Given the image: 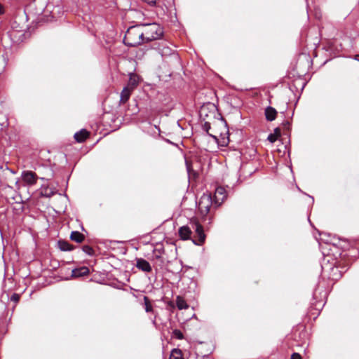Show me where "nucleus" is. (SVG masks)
<instances>
[{
  "mask_svg": "<svg viewBox=\"0 0 359 359\" xmlns=\"http://www.w3.org/2000/svg\"><path fill=\"white\" fill-rule=\"evenodd\" d=\"M143 43L155 41L163 34L161 27L156 23L140 24Z\"/></svg>",
  "mask_w": 359,
  "mask_h": 359,
  "instance_id": "1",
  "label": "nucleus"
},
{
  "mask_svg": "<svg viewBox=\"0 0 359 359\" xmlns=\"http://www.w3.org/2000/svg\"><path fill=\"white\" fill-rule=\"evenodd\" d=\"M142 40L139 24L128 29L123 41L127 46L134 47L143 43Z\"/></svg>",
  "mask_w": 359,
  "mask_h": 359,
  "instance_id": "2",
  "label": "nucleus"
},
{
  "mask_svg": "<svg viewBox=\"0 0 359 359\" xmlns=\"http://www.w3.org/2000/svg\"><path fill=\"white\" fill-rule=\"evenodd\" d=\"M156 49L162 57L172 56L175 58H177V55L175 54V50L169 46L168 42L166 41H161L158 42Z\"/></svg>",
  "mask_w": 359,
  "mask_h": 359,
  "instance_id": "3",
  "label": "nucleus"
},
{
  "mask_svg": "<svg viewBox=\"0 0 359 359\" xmlns=\"http://www.w3.org/2000/svg\"><path fill=\"white\" fill-rule=\"evenodd\" d=\"M212 197L208 194H203L198 202V209L202 213L207 214L212 205Z\"/></svg>",
  "mask_w": 359,
  "mask_h": 359,
  "instance_id": "4",
  "label": "nucleus"
},
{
  "mask_svg": "<svg viewBox=\"0 0 359 359\" xmlns=\"http://www.w3.org/2000/svg\"><path fill=\"white\" fill-rule=\"evenodd\" d=\"M193 228L195 229L196 233V238L193 239V243L195 245H201L204 243L205 239L203 228L199 223L194 224Z\"/></svg>",
  "mask_w": 359,
  "mask_h": 359,
  "instance_id": "5",
  "label": "nucleus"
},
{
  "mask_svg": "<svg viewBox=\"0 0 359 359\" xmlns=\"http://www.w3.org/2000/svg\"><path fill=\"white\" fill-rule=\"evenodd\" d=\"M22 181L28 186H33L38 179L35 172L30 170H24L21 174Z\"/></svg>",
  "mask_w": 359,
  "mask_h": 359,
  "instance_id": "6",
  "label": "nucleus"
},
{
  "mask_svg": "<svg viewBox=\"0 0 359 359\" xmlns=\"http://www.w3.org/2000/svg\"><path fill=\"white\" fill-rule=\"evenodd\" d=\"M226 198V190L222 187H218L215 192V202L217 205H220Z\"/></svg>",
  "mask_w": 359,
  "mask_h": 359,
  "instance_id": "7",
  "label": "nucleus"
},
{
  "mask_svg": "<svg viewBox=\"0 0 359 359\" xmlns=\"http://www.w3.org/2000/svg\"><path fill=\"white\" fill-rule=\"evenodd\" d=\"M136 266L137 269L144 272H150L151 271L150 264L142 258L137 259Z\"/></svg>",
  "mask_w": 359,
  "mask_h": 359,
  "instance_id": "8",
  "label": "nucleus"
},
{
  "mask_svg": "<svg viewBox=\"0 0 359 359\" xmlns=\"http://www.w3.org/2000/svg\"><path fill=\"white\" fill-rule=\"evenodd\" d=\"M90 271L87 266H81L72 270V276L74 278H79L86 276L89 273Z\"/></svg>",
  "mask_w": 359,
  "mask_h": 359,
  "instance_id": "9",
  "label": "nucleus"
},
{
  "mask_svg": "<svg viewBox=\"0 0 359 359\" xmlns=\"http://www.w3.org/2000/svg\"><path fill=\"white\" fill-rule=\"evenodd\" d=\"M179 236L182 240H188L190 238L191 230L188 226H182L179 229Z\"/></svg>",
  "mask_w": 359,
  "mask_h": 359,
  "instance_id": "10",
  "label": "nucleus"
},
{
  "mask_svg": "<svg viewBox=\"0 0 359 359\" xmlns=\"http://www.w3.org/2000/svg\"><path fill=\"white\" fill-rule=\"evenodd\" d=\"M277 111L272 107H267L265 109L266 119L269 121H272L276 119Z\"/></svg>",
  "mask_w": 359,
  "mask_h": 359,
  "instance_id": "11",
  "label": "nucleus"
},
{
  "mask_svg": "<svg viewBox=\"0 0 359 359\" xmlns=\"http://www.w3.org/2000/svg\"><path fill=\"white\" fill-rule=\"evenodd\" d=\"M88 132L86 129H81L74 134V139L77 142H83L88 137Z\"/></svg>",
  "mask_w": 359,
  "mask_h": 359,
  "instance_id": "12",
  "label": "nucleus"
},
{
  "mask_svg": "<svg viewBox=\"0 0 359 359\" xmlns=\"http://www.w3.org/2000/svg\"><path fill=\"white\" fill-rule=\"evenodd\" d=\"M132 90H133L132 88H130L129 86H126V87L123 88V89L122 90V91L121 93V96H120L121 97V99H120L121 102L125 103L128 100Z\"/></svg>",
  "mask_w": 359,
  "mask_h": 359,
  "instance_id": "13",
  "label": "nucleus"
},
{
  "mask_svg": "<svg viewBox=\"0 0 359 359\" xmlns=\"http://www.w3.org/2000/svg\"><path fill=\"white\" fill-rule=\"evenodd\" d=\"M70 238L72 241H74L78 243H80L83 242V241L85 238V236L83 234H82L79 231H74L71 233Z\"/></svg>",
  "mask_w": 359,
  "mask_h": 359,
  "instance_id": "14",
  "label": "nucleus"
},
{
  "mask_svg": "<svg viewBox=\"0 0 359 359\" xmlns=\"http://www.w3.org/2000/svg\"><path fill=\"white\" fill-rule=\"evenodd\" d=\"M58 248L62 251H71L73 250V247L70 243L66 241L60 240L57 242Z\"/></svg>",
  "mask_w": 359,
  "mask_h": 359,
  "instance_id": "15",
  "label": "nucleus"
},
{
  "mask_svg": "<svg viewBox=\"0 0 359 359\" xmlns=\"http://www.w3.org/2000/svg\"><path fill=\"white\" fill-rule=\"evenodd\" d=\"M176 305L179 310L186 309L189 307L184 299L180 296L176 297Z\"/></svg>",
  "mask_w": 359,
  "mask_h": 359,
  "instance_id": "16",
  "label": "nucleus"
},
{
  "mask_svg": "<svg viewBox=\"0 0 359 359\" xmlns=\"http://www.w3.org/2000/svg\"><path fill=\"white\" fill-rule=\"evenodd\" d=\"M169 359H183L182 351L180 349L174 348L171 351Z\"/></svg>",
  "mask_w": 359,
  "mask_h": 359,
  "instance_id": "17",
  "label": "nucleus"
},
{
  "mask_svg": "<svg viewBox=\"0 0 359 359\" xmlns=\"http://www.w3.org/2000/svg\"><path fill=\"white\" fill-rule=\"evenodd\" d=\"M154 257L156 259H161L162 255L164 253V248L162 246L156 247L154 251Z\"/></svg>",
  "mask_w": 359,
  "mask_h": 359,
  "instance_id": "18",
  "label": "nucleus"
},
{
  "mask_svg": "<svg viewBox=\"0 0 359 359\" xmlns=\"http://www.w3.org/2000/svg\"><path fill=\"white\" fill-rule=\"evenodd\" d=\"M144 309L147 313L153 311V307L150 303L149 298L146 296L144 297Z\"/></svg>",
  "mask_w": 359,
  "mask_h": 359,
  "instance_id": "19",
  "label": "nucleus"
},
{
  "mask_svg": "<svg viewBox=\"0 0 359 359\" xmlns=\"http://www.w3.org/2000/svg\"><path fill=\"white\" fill-rule=\"evenodd\" d=\"M55 194V191L49 187H46L43 191V195L46 197L50 198Z\"/></svg>",
  "mask_w": 359,
  "mask_h": 359,
  "instance_id": "20",
  "label": "nucleus"
},
{
  "mask_svg": "<svg viewBox=\"0 0 359 359\" xmlns=\"http://www.w3.org/2000/svg\"><path fill=\"white\" fill-rule=\"evenodd\" d=\"M82 250L86 254L88 255H92L94 253L93 249L89 245H83L82 247Z\"/></svg>",
  "mask_w": 359,
  "mask_h": 359,
  "instance_id": "21",
  "label": "nucleus"
},
{
  "mask_svg": "<svg viewBox=\"0 0 359 359\" xmlns=\"http://www.w3.org/2000/svg\"><path fill=\"white\" fill-rule=\"evenodd\" d=\"M172 334L174 337L178 339H182L184 337L182 332L180 330H174Z\"/></svg>",
  "mask_w": 359,
  "mask_h": 359,
  "instance_id": "22",
  "label": "nucleus"
},
{
  "mask_svg": "<svg viewBox=\"0 0 359 359\" xmlns=\"http://www.w3.org/2000/svg\"><path fill=\"white\" fill-rule=\"evenodd\" d=\"M210 123L208 122H205V123L203 126V129L210 136L216 138V136L212 135L209 133V130L210 129Z\"/></svg>",
  "mask_w": 359,
  "mask_h": 359,
  "instance_id": "23",
  "label": "nucleus"
},
{
  "mask_svg": "<svg viewBox=\"0 0 359 359\" xmlns=\"http://www.w3.org/2000/svg\"><path fill=\"white\" fill-rule=\"evenodd\" d=\"M137 82L135 78H130L128 86L130 88H132V90L134 89V88L137 86Z\"/></svg>",
  "mask_w": 359,
  "mask_h": 359,
  "instance_id": "24",
  "label": "nucleus"
},
{
  "mask_svg": "<svg viewBox=\"0 0 359 359\" xmlns=\"http://www.w3.org/2000/svg\"><path fill=\"white\" fill-rule=\"evenodd\" d=\"M268 140L270 141L271 142H274L276 139H277V137L276 135H273V134H270L268 137H267Z\"/></svg>",
  "mask_w": 359,
  "mask_h": 359,
  "instance_id": "25",
  "label": "nucleus"
},
{
  "mask_svg": "<svg viewBox=\"0 0 359 359\" xmlns=\"http://www.w3.org/2000/svg\"><path fill=\"white\" fill-rule=\"evenodd\" d=\"M290 123L288 121H285L283 123V126L284 128L289 130L290 129Z\"/></svg>",
  "mask_w": 359,
  "mask_h": 359,
  "instance_id": "26",
  "label": "nucleus"
},
{
  "mask_svg": "<svg viewBox=\"0 0 359 359\" xmlns=\"http://www.w3.org/2000/svg\"><path fill=\"white\" fill-rule=\"evenodd\" d=\"M290 359H302V357L301 355L297 353H294L292 355H291V358Z\"/></svg>",
  "mask_w": 359,
  "mask_h": 359,
  "instance_id": "27",
  "label": "nucleus"
},
{
  "mask_svg": "<svg viewBox=\"0 0 359 359\" xmlns=\"http://www.w3.org/2000/svg\"><path fill=\"white\" fill-rule=\"evenodd\" d=\"M19 299H20V297H19V295H18V294H13L12 295L11 298V299L12 301H14V302H18Z\"/></svg>",
  "mask_w": 359,
  "mask_h": 359,
  "instance_id": "28",
  "label": "nucleus"
},
{
  "mask_svg": "<svg viewBox=\"0 0 359 359\" xmlns=\"http://www.w3.org/2000/svg\"><path fill=\"white\" fill-rule=\"evenodd\" d=\"M4 12V8L3 6L0 4V15L3 14Z\"/></svg>",
  "mask_w": 359,
  "mask_h": 359,
  "instance_id": "29",
  "label": "nucleus"
},
{
  "mask_svg": "<svg viewBox=\"0 0 359 359\" xmlns=\"http://www.w3.org/2000/svg\"><path fill=\"white\" fill-rule=\"evenodd\" d=\"M222 139H223V142H224V144H228V142L229 141L228 137H226V141H225V138L224 137H223Z\"/></svg>",
  "mask_w": 359,
  "mask_h": 359,
  "instance_id": "30",
  "label": "nucleus"
},
{
  "mask_svg": "<svg viewBox=\"0 0 359 359\" xmlns=\"http://www.w3.org/2000/svg\"><path fill=\"white\" fill-rule=\"evenodd\" d=\"M355 60L359 61V55H355Z\"/></svg>",
  "mask_w": 359,
  "mask_h": 359,
  "instance_id": "31",
  "label": "nucleus"
},
{
  "mask_svg": "<svg viewBox=\"0 0 359 359\" xmlns=\"http://www.w3.org/2000/svg\"><path fill=\"white\" fill-rule=\"evenodd\" d=\"M224 127H225V128L226 129V126H227L226 123V122H224Z\"/></svg>",
  "mask_w": 359,
  "mask_h": 359,
  "instance_id": "32",
  "label": "nucleus"
},
{
  "mask_svg": "<svg viewBox=\"0 0 359 359\" xmlns=\"http://www.w3.org/2000/svg\"><path fill=\"white\" fill-rule=\"evenodd\" d=\"M309 197L312 199V201L313 202L314 199H313V197L309 196Z\"/></svg>",
  "mask_w": 359,
  "mask_h": 359,
  "instance_id": "33",
  "label": "nucleus"
},
{
  "mask_svg": "<svg viewBox=\"0 0 359 359\" xmlns=\"http://www.w3.org/2000/svg\"><path fill=\"white\" fill-rule=\"evenodd\" d=\"M275 131L278 132V131H279V129L278 128H276Z\"/></svg>",
  "mask_w": 359,
  "mask_h": 359,
  "instance_id": "34",
  "label": "nucleus"
},
{
  "mask_svg": "<svg viewBox=\"0 0 359 359\" xmlns=\"http://www.w3.org/2000/svg\"><path fill=\"white\" fill-rule=\"evenodd\" d=\"M229 134V132H228V130L226 129V132L225 133V135H228Z\"/></svg>",
  "mask_w": 359,
  "mask_h": 359,
  "instance_id": "35",
  "label": "nucleus"
}]
</instances>
